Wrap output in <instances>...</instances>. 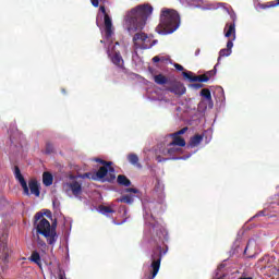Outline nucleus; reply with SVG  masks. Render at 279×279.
Returning a JSON list of instances; mask_svg holds the SVG:
<instances>
[{
  "label": "nucleus",
  "mask_w": 279,
  "mask_h": 279,
  "mask_svg": "<svg viewBox=\"0 0 279 279\" xmlns=\"http://www.w3.org/2000/svg\"><path fill=\"white\" fill-rule=\"evenodd\" d=\"M59 279H66V276L64 275V272L59 274Z\"/></svg>",
  "instance_id": "40"
},
{
  "label": "nucleus",
  "mask_w": 279,
  "mask_h": 279,
  "mask_svg": "<svg viewBox=\"0 0 279 279\" xmlns=\"http://www.w3.org/2000/svg\"><path fill=\"white\" fill-rule=\"evenodd\" d=\"M191 86H192V88H195L196 90H199V88H204V84H201V83H194Z\"/></svg>",
  "instance_id": "32"
},
{
  "label": "nucleus",
  "mask_w": 279,
  "mask_h": 279,
  "mask_svg": "<svg viewBox=\"0 0 279 279\" xmlns=\"http://www.w3.org/2000/svg\"><path fill=\"white\" fill-rule=\"evenodd\" d=\"M162 239H165V230L159 229L157 230V236H154L155 243H160L162 242Z\"/></svg>",
  "instance_id": "28"
},
{
  "label": "nucleus",
  "mask_w": 279,
  "mask_h": 279,
  "mask_svg": "<svg viewBox=\"0 0 279 279\" xmlns=\"http://www.w3.org/2000/svg\"><path fill=\"white\" fill-rule=\"evenodd\" d=\"M157 160H158V162H161L162 158L160 156H157Z\"/></svg>",
  "instance_id": "44"
},
{
  "label": "nucleus",
  "mask_w": 279,
  "mask_h": 279,
  "mask_svg": "<svg viewBox=\"0 0 279 279\" xmlns=\"http://www.w3.org/2000/svg\"><path fill=\"white\" fill-rule=\"evenodd\" d=\"M54 151H56V148L53 147V144L51 142H47L45 153L49 155V154H53Z\"/></svg>",
  "instance_id": "29"
},
{
  "label": "nucleus",
  "mask_w": 279,
  "mask_h": 279,
  "mask_svg": "<svg viewBox=\"0 0 279 279\" xmlns=\"http://www.w3.org/2000/svg\"><path fill=\"white\" fill-rule=\"evenodd\" d=\"M27 187L29 189L32 195H35V197H40V185L36 179L28 181Z\"/></svg>",
  "instance_id": "14"
},
{
  "label": "nucleus",
  "mask_w": 279,
  "mask_h": 279,
  "mask_svg": "<svg viewBox=\"0 0 279 279\" xmlns=\"http://www.w3.org/2000/svg\"><path fill=\"white\" fill-rule=\"evenodd\" d=\"M153 12L154 7L149 3L140 4L133 8L126 15V21L129 23L128 31L138 32V29L145 27V23H147V19L151 16Z\"/></svg>",
  "instance_id": "1"
},
{
  "label": "nucleus",
  "mask_w": 279,
  "mask_h": 279,
  "mask_svg": "<svg viewBox=\"0 0 279 279\" xmlns=\"http://www.w3.org/2000/svg\"><path fill=\"white\" fill-rule=\"evenodd\" d=\"M173 141L169 144V147H186V141L181 136H172Z\"/></svg>",
  "instance_id": "17"
},
{
  "label": "nucleus",
  "mask_w": 279,
  "mask_h": 279,
  "mask_svg": "<svg viewBox=\"0 0 279 279\" xmlns=\"http://www.w3.org/2000/svg\"><path fill=\"white\" fill-rule=\"evenodd\" d=\"M95 161L104 165V167H109V177L107 178V182H113V180L117 179V175H114V169L112 168V161H106L99 158L95 159Z\"/></svg>",
  "instance_id": "12"
},
{
  "label": "nucleus",
  "mask_w": 279,
  "mask_h": 279,
  "mask_svg": "<svg viewBox=\"0 0 279 279\" xmlns=\"http://www.w3.org/2000/svg\"><path fill=\"white\" fill-rule=\"evenodd\" d=\"M37 243H38V245H40L41 247H47V243H45V241L40 240V236L37 238Z\"/></svg>",
  "instance_id": "34"
},
{
  "label": "nucleus",
  "mask_w": 279,
  "mask_h": 279,
  "mask_svg": "<svg viewBox=\"0 0 279 279\" xmlns=\"http://www.w3.org/2000/svg\"><path fill=\"white\" fill-rule=\"evenodd\" d=\"M90 3L94 8H99V0H90Z\"/></svg>",
  "instance_id": "36"
},
{
  "label": "nucleus",
  "mask_w": 279,
  "mask_h": 279,
  "mask_svg": "<svg viewBox=\"0 0 279 279\" xmlns=\"http://www.w3.org/2000/svg\"><path fill=\"white\" fill-rule=\"evenodd\" d=\"M104 21H105V36L106 38H111L112 37V19L110 17L109 14H105Z\"/></svg>",
  "instance_id": "13"
},
{
  "label": "nucleus",
  "mask_w": 279,
  "mask_h": 279,
  "mask_svg": "<svg viewBox=\"0 0 279 279\" xmlns=\"http://www.w3.org/2000/svg\"><path fill=\"white\" fill-rule=\"evenodd\" d=\"M108 173H110V167L109 166H102L96 172V178L98 180H104V178H106V175H108Z\"/></svg>",
  "instance_id": "21"
},
{
  "label": "nucleus",
  "mask_w": 279,
  "mask_h": 279,
  "mask_svg": "<svg viewBox=\"0 0 279 279\" xmlns=\"http://www.w3.org/2000/svg\"><path fill=\"white\" fill-rule=\"evenodd\" d=\"M201 96L204 97V99L207 101L209 110H213L215 104L213 102V95L210 94V89L203 88L201 90Z\"/></svg>",
  "instance_id": "16"
},
{
  "label": "nucleus",
  "mask_w": 279,
  "mask_h": 279,
  "mask_svg": "<svg viewBox=\"0 0 279 279\" xmlns=\"http://www.w3.org/2000/svg\"><path fill=\"white\" fill-rule=\"evenodd\" d=\"M201 51H202V50H201L199 48L196 49V50H195V56H199Z\"/></svg>",
  "instance_id": "41"
},
{
  "label": "nucleus",
  "mask_w": 279,
  "mask_h": 279,
  "mask_svg": "<svg viewBox=\"0 0 279 279\" xmlns=\"http://www.w3.org/2000/svg\"><path fill=\"white\" fill-rule=\"evenodd\" d=\"M128 161L130 162V165H133V167H137L138 169H141V167H143L141 165V162H138V155L131 153L126 156Z\"/></svg>",
  "instance_id": "20"
},
{
  "label": "nucleus",
  "mask_w": 279,
  "mask_h": 279,
  "mask_svg": "<svg viewBox=\"0 0 279 279\" xmlns=\"http://www.w3.org/2000/svg\"><path fill=\"white\" fill-rule=\"evenodd\" d=\"M66 186L72 191L74 197H80V195H82V184L78 181H72L71 183H68Z\"/></svg>",
  "instance_id": "15"
},
{
  "label": "nucleus",
  "mask_w": 279,
  "mask_h": 279,
  "mask_svg": "<svg viewBox=\"0 0 279 279\" xmlns=\"http://www.w3.org/2000/svg\"><path fill=\"white\" fill-rule=\"evenodd\" d=\"M122 204H134V195H123L118 199Z\"/></svg>",
  "instance_id": "26"
},
{
  "label": "nucleus",
  "mask_w": 279,
  "mask_h": 279,
  "mask_svg": "<svg viewBox=\"0 0 279 279\" xmlns=\"http://www.w3.org/2000/svg\"><path fill=\"white\" fill-rule=\"evenodd\" d=\"M167 59H165V57L160 58V62H165Z\"/></svg>",
  "instance_id": "46"
},
{
  "label": "nucleus",
  "mask_w": 279,
  "mask_h": 279,
  "mask_svg": "<svg viewBox=\"0 0 279 279\" xmlns=\"http://www.w3.org/2000/svg\"><path fill=\"white\" fill-rule=\"evenodd\" d=\"M133 43L135 49H151L154 47L151 38L143 32H138L133 36Z\"/></svg>",
  "instance_id": "5"
},
{
  "label": "nucleus",
  "mask_w": 279,
  "mask_h": 279,
  "mask_svg": "<svg viewBox=\"0 0 279 279\" xmlns=\"http://www.w3.org/2000/svg\"><path fill=\"white\" fill-rule=\"evenodd\" d=\"M156 43H158V40H153L151 41V39H150V45H153V47H154V45H156Z\"/></svg>",
  "instance_id": "42"
},
{
  "label": "nucleus",
  "mask_w": 279,
  "mask_h": 279,
  "mask_svg": "<svg viewBox=\"0 0 279 279\" xmlns=\"http://www.w3.org/2000/svg\"><path fill=\"white\" fill-rule=\"evenodd\" d=\"M10 258V248H8V233L3 232L0 236V260L8 263Z\"/></svg>",
  "instance_id": "6"
},
{
  "label": "nucleus",
  "mask_w": 279,
  "mask_h": 279,
  "mask_svg": "<svg viewBox=\"0 0 279 279\" xmlns=\"http://www.w3.org/2000/svg\"><path fill=\"white\" fill-rule=\"evenodd\" d=\"M99 210H100L101 215H109V214L114 213V209H112V207L104 206V205L99 206Z\"/></svg>",
  "instance_id": "27"
},
{
  "label": "nucleus",
  "mask_w": 279,
  "mask_h": 279,
  "mask_svg": "<svg viewBox=\"0 0 279 279\" xmlns=\"http://www.w3.org/2000/svg\"><path fill=\"white\" fill-rule=\"evenodd\" d=\"M204 141V135L196 134L193 137L190 138L189 147H197V145H201Z\"/></svg>",
  "instance_id": "19"
},
{
  "label": "nucleus",
  "mask_w": 279,
  "mask_h": 279,
  "mask_svg": "<svg viewBox=\"0 0 279 279\" xmlns=\"http://www.w3.org/2000/svg\"><path fill=\"white\" fill-rule=\"evenodd\" d=\"M276 5H279V0H276L275 2H270L268 8H276Z\"/></svg>",
  "instance_id": "37"
},
{
  "label": "nucleus",
  "mask_w": 279,
  "mask_h": 279,
  "mask_svg": "<svg viewBox=\"0 0 279 279\" xmlns=\"http://www.w3.org/2000/svg\"><path fill=\"white\" fill-rule=\"evenodd\" d=\"M160 60H162V59H160V57H158V56H155L153 58V62H160Z\"/></svg>",
  "instance_id": "39"
},
{
  "label": "nucleus",
  "mask_w": 279,
  "mask_h": 279,
  "mask_svg": "<svg viewBox=\"0 0 279 279\" xmlns=\"http://www.w3.org/2000/svg\"><path fill=\"white\" fill-rule=\"evenodd\" d=\"M14 174H15L16 180H19V182L23 189V193L25 195L29 196V187L27 186V181H25V178L21 173V169L17 166H15Z\"/></svg>",
  "instance_id": "11"
},
{
  "label": "nucleus",
  "mask_w": 279,
  "mask_h": 279,
  "mask_svg": "<svg viewBox=\"0 0 279 279\" xmlns=\"http://www.w3.org/2000/svg\"><path fill=\"white\" fill-rule=\"evenodd\" d=\"M231 19L233 22L227 23L225 26V36L226 38H231L232 43L236 40V24L234 21H236V15H231Z\"/></svg>",
  "instance_id": "8"
},
{
  "label": "nucleus",
  "mask_w": 279,
  "mask_h": 279,
  "mask_svg": "<svg viewBox=\"0 0 279 279\" xmlns=\"http://www.w3.org/2000/svg\"><path fill=\"white\" fill-rule=\"evenodd\" d=\"M56 223L51 226V222L45 218L43 213L38 211L34 216V227L37 230V234H41L47 239V243L49 245H54L56 241H58V232L56 231Z\"/></svg>",
  "instance_id": "3"
},
{
  "label": "nucleus",
  "mask_w": 279,
  "mask_h": 279,
  "mask_svg": "<svg viewBox=\"0 0 279 279\" xmlns=\"http://www.w3.org/2000/svg\"><path fill=\"white\" fill-rule=\"evenodd\" d=\"M125 193H134V194H136V193H138V189L128 187V189H125Z\"/></svg>",
  "instance_id": "33"
},
{
  "label": "nucleus",
  "mask_w": 279,
  "mask_h": 279,
  "mask_svg": "<svg viewBox=\"0 0 279 279\" xmlns=\"http://www.w3.org/2000/svg\"><path fill=\"white\" fill-rule=\"evenodd\" d=\"M180 27V14L173 9H163L160 14V23L156 27V32L167 36L173 34Z\"/></svg>",
  "instance_id": "2"
},
{
  "label": "nucleus",
  "mask_w": 279,
  "mask_h": 279,
  "mask_svg": "<svg viewBox=\"0 0 279 279\" xmlns=\"http://www.w3.org/2000/svg\"><path fill=\"white\" fill-rule=\"evenodd\" d=\"M182 75L185 80H189L190 82H209L210 81V76L206 74L193 75V72H183Z\"/></svg>",
  "instance_id": "10"
},
{
  "label": "nucleus",
  "mask_w": 279,
  "mask_h": 279,
  "mask_svg": "<svg viewBox=\"0 0 279 279\" xmlns=\"http://www.w3.org/2000/svg\"><path fill=\"white\" fill-rule=\"evenodd\" d=\"M238 279H254V278H252V277H240Z\"/></svg>",
  "instance_id": "43"
},
{
  "label": "nucleus",
  "mask_w": 279,
  "mask_h": 279,
  "mask_svg": "<svg viewBox=\"0 0 279 279\" xmlns=\"http://www.w3.org/2000/svg\"><path fill=\"white\" fill-rule=\"evenodd\" d=\"M186 132H189V126H184L183 129L171 134V136H182V134H186Z\"/></svg>",
  "instance_id": "31"
},
{
  "label": "nucleus",
  "mask_w": 279,
  "mask_h": 279,
  "mask_svg": "<svg viewBox=\"0 0 279 279\" xmlns=\"http://www.w3.org/2000/svg\"><path fill=\"white\" fill-rule=\"evenodd\" d=\"M117 182L120 186H132V181L125 174L118 175Z\"/></svg>",
  "instance_id": "23"
},
{
  "label": "nucleus",
  "mask_w": 279,
  "mask_h": 279,
  "mask_svg": "<svg viewBox=\"0 0 279 279\" xmlns=\"http://www.w3.org/2000/svg\"><path fill=\"white\" fill-rule=\"evenodd\" d=\"M43 184L45 186H51L53 184V174L50 172H44L43 173Z\"/></svg>",
  "instance_id": "22"
},
{
  "label": "nucleus",
  "mask_w": 279,
  "mask_h": 279,
  "mask_svg": "<svg viewBox=\"0 0 279 279\" xmlns=\"http://www.w3.org/2000/svg\"><path fill=\"white\" fill-rule=\"evenodd\" d=\"M167 254V248L162 250V246L157 244L156 247L153 248L151 255H150V275L146 276L144 279H154L156 276H158V272L160 271V264L162 263V256Z\"/></svg>",
  "instance_id": "4"
},
{
  "label": "nucleus",
  "mask_w": 279,
  "mask_h": 279,
  "mask_svg": "<svg viewBox=\"0 0 279 279\" xmlns=\"http://www.w3.org/2000/svg\"><path fill=\"white\" fill-rule=\"evenodd\" d=\"M166 90H168V93H173V95H177L178 97H182V95L186 93V87L182 82L173 81L170 83L169 87H166Z\"/></svg>",
  "instance_id": "7"
},
{
  "label": "nucleus",
  "mask_w": 279,
  "mask_h": 279,
  "mask_svg": "<svg viewBox=\"0 0 279 279\" xmlns=\"http://www.w3.org/2000/svg\"><path fill=\"white\" fill-rule=\"evenodd\" d=\"M29 260H32V263H35V265H38L40 267V265H43V260L40 259V253H38L37 251H34L29 257Z\"/></svg>",
  "instance_id": "24"
},
{
  "label": "nucleus",
  "mask_w": 279,
  "mask_h": 279,
  "mask_svg": "<svg viewBox=\"0 0 279 279\" xmlns=\"http://www.w3.org/2000/svg\"><path fill=\"white\" fill-rule=\"evenodd\" d=\"M111 62L116 65L119 66V69H123V57H121V52H114L113 56L111 57Z\"/></svg>",
  "instance_id": "18"
},
{
  "label": "nucleus",
  "mask_w": 279,
  "mask_h": 279,
  "mask_svg": "<svg viewBox=\"0 0 279 279\" xmlns=\"http://www.w3.org/2000/svg\"><path fill=\"white\" fill-rule=\"evenodd\" d=\"M99 11L104 14V16H106V14H108L106 12V7H104V5H100Z\"/></svg>",
  "instance_id": "38"
},
{
  "label": "nucleus",
  "mask_w": 279,
  "mask_h": 279,
  "mask_svg": "<svg viewBox=\"0 0 279 279\" xmlns=\"http://www.w3.org/2000/svg\"><path fill=\"white\" fill-rule=\"evenodd\" d=\"M174 69H177V71H184V66H182L180 63H174Z\"/></svg>",
  "instance_id": "35"
},
{
  "label": "nucleus",
  "mask_w": 279,
  "mask_h": 279,
  "mask_svg": "<svg viewBox=\"0 0 279 279\" xmlns=\"http://www.w3.org/2000/svg\"><path fill=\"white\" fill-rule=\"evenodd\" d=\"M182 151V148H178L175 146L168 148L167 154L170 156H173L174 154H180Z\"/></svg>",
  "instance_id": "30"
},
{
  "label": "nucleus",
  "mask_w": 279,
  "mask_h": 279,
  "mask_svg": "<svg viewBox=\"0 0 279 279\" xmlns=\"http://www.w3.org/2000/svg\"><path fill=\"white\" fill-rule=\"evenodd\" d=\"M232 47H234V43H232V39H229L227 41V48H223L219 51L218 62L215 65V71H217V66H219V62H221V58H228V56H232Z\"/></svg>",
  "instance_id": "9"
},
{
  "label": "nucleus",
  "mask_w": 279,
  "mask_h": 279,
  "mask_svg": "<svg viewBox=\"0 0 279 279\" xmlns=\"http://www.w3.org/2000/svg\"><path fill=\"white\" fill-rule=\"evenodd\" d=\"M61 93H63V95H66V89L62 88Z\"/></svg>",
  "instance_id": "45"
},
{
  "label": "nucleus",
  "mask_w": 279,
  "mask_h": 279,
  "mask_svg": "<svg viewBox=\"0 0 279 279\" xmlns=\"http://www.w3.org/2000/svg\"><path fill=\"white\" fill-rule=\"evenodd\" d=\"M154 80H155L156 84H159V86H162V85L167 84V82H169L167 76H165L162 74L155 75Z\"/></svg>",
  "instance_id": "25"
}]
</instances>
